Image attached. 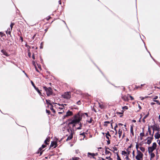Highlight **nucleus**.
Wrapping results in <instances>:
<instances>
[{
	"mask_svg": "<svg viewBox=\"0 0 160 160\" xmlns=\"http://www.w3.org/2000/svg\"><path fill=\"white\" fill-rule=\"evenodd\" d=\"M87 117H88V115L87 113H82L81 111H79L78 113L74 115L73 117L68 119L69 122L68 125L69 126L71 124L73 125V127L76 126V125L79 123L82 120V117H84L85 115Z\"/></svg>",
	"mask_w": 160,
	"mask_h": 160,
	"instance_id": "1",
	"label": "nucleus"
},
{
	"mask_svg": "<svg viewBox=\"0 0 160 160\" xmlns=\"http://www.w3.org/2000/svg\"><path fill=\"white\" fill-rule=\"evenodd\" d=\"M43 88L46 92V94L49 97L52 95L53 91L51 87L48 88L44 86L43 87Z\"/></svg>",
	"mask_w": 160,
	"mask_h": 160,
	"instance_id": "2",
	"label": "nucleus"
},
{
	"mask_svg": "<svg viewBox=\"0 0 160 160\" xmlns=\"http://www.w3.org/2000/svg\"><path fill=\"white\" fill-rule=\"evenodd\" d=\"M70 125L69 126L68 125V126L69 127V128L67 129V131L68 132H69V130H70L71 132V133L70 135L68 137L67 139H66V141H68L71 140L72 139L73 137V135L74 133V130H73V125H72V128L70 126Z\"/></svg>",
	"mask_w": 160,
	"mask_h": 160,
	"instance_id": "3",
	"label": "nucleus"
},
{
	"mask_svg": "<svg viewBox=\"0 0 160 160\" xmlns=\"http://www.w3.org/2000/svg\"><path fill=\"white\" fill-rule=\"evenodd\" d=\"M48 145H46L45 144H42L41 147H40L38 149V150L37 151V152L35 153L37 154H39V156H41L43 152L45 151V150H43V149L46 147Z\"/></svg>",
	"mask_w": 160,
	"mask_h": 160,
	"instance_id": "4",
	"label": "nucleus"
},
{
	"mask_svg": "<svg viewBox=\"0 0 160 160\" xmlns=\"http://www.w3.org/2000/svg\"><path fill=\"white\" fill-rule=\"evenodd\" d=\"M137 155L136 156V159L137 160H141V158H142L141 160H142L143 157V153L139 150H137Z\"/></svg>",
	"mask_w": 160,
	"mask_h": 160,
	"instance_id": "5",
	"label": "nucleus"
},
{
	"mask_svg": "<svg viewBox=\"0 0 160 160\" xmlns=\"http://www.w3.org/2000/svg\"><path fill=\"white\" fill-rule=\"evenodd\" d=\"M62 97L66 99H69L71 98L70 92H65L62 95Z\"/></svg>",
	"mask_w": 160,
	"mask_h": 160,
	"instance_id": "6",
	"label": "nucleus"
},
{
	"mask_svg": "<svg viewBox=\"0 0 160 160\" xmlns=\"http://www.w3.org/2000/svg\"><path fill=\"white\" fill-rule=\"evenodd\" d=\"M73 115V112L70 111L68 110L67 112L66 115L63 116V118H66L68 117L69 116H70Z\"/></svg>",
	"mask_w": 160,
	"mask_h": 160,
	"instance_id": "7",
	"label": "nucleus"
},
{
	"mask_svg": "<svg viewBox=\"0 0 160 160\" xmlns=\"http://www.w3.org/2000/svg\"><path fill=\"white\" fill-rule=\"evenodd\" d=\"M148 131L149 133V135L151 136V137H148L147 138V139H148L153 140V134L151 133V130L150 129V127L149 126H148Z\"/></svg>",
	"mask_w": 160,
	"mask_h": 160,
	"instance_id": "8",
	"label": "nucleus"
},
{
	"mask_svg": "<svg viewBox=\"0 0 160 160\" xmlns=\"http://www.w3.org/2000/svg\"><path fill=\"white\" fill-rule=\"evenodd\" d=\"M58 146L57 142H56L52 141L51 142L49 149L52 148H55Z\"/></svg>",
	"mask_w": 160,
	"mask_h": 160,
	"instance_id": "9",
	"label": "nucleus"
},
{
	"mask_svg": "<svg viewBox=\"0 0 160 160\" xmlns=\"http://www.w3.org/2000/svg\"><path fill=\"white\" fill-rule=\"evenodd\" d=\"M87 156L88 157L92 158H93L95 159V154L94 153H91L90 152H88L87 153Z\"/></svg>",
	"mask_w": 160,
	"mask_h": 160,
	"instance_id": "10",
	"label": "nucleus"
},
{
	"mask_svg": "<svg viewBox=\"0 0 160 160\" xmlns=\"http://www.w3.org/2000/svg\"><path fill=\"white\" fill-rule=\"evenodd\" d=\"M50 140V138L49 137H48L44 142V144L46 145H48L49 143Z\"/></svg>",
	"mask_w": 160,
	"mask_h": 160,
	"instance_id": "11",
	"label": "nucleus"
},
{
	"mask_svg": "<svg viewBox=\"0 0 160 160\" xmlns=\"http://www.w3.org/2000/svg\"><path fill=\"white\" fill-rule=\"evenodd\" d=\"M155 149L152 147H148V152L149 154H150L151 152H152L155 150Z\"/></svg>",
	"mask_w": 160,
	"mask_h": 160,
	"instance_id": "12",
	"label": "nucleus"
},
{
	"mask_svg": "<svg viewBox=\"0 0 160 160\" xmlns=\"http://www.w3.org/2000/svg\"><path fill=\"white\" fill-rule=\"evenodd\" d=\"M53 106L52 104L51 105V106H50V109L52 110L53 113V114H52V115L54 116V114H55L56 111L55 110L53 109Z\"/></svg>",
	"mask_w": 160,
	"mask_h": 160,
	"instance_id": "13",
	"label": "nucleus"
},
{
	"mask_svg": "<svg viewBox=\"0 0 160 160\" xmlns=\"http://www.w3.org/2000/svg\"><path fill=\"white\" fill-rule=\"evenodd\" d=\"M154 137L156 139H159L160 138V134L159 133V132H157L155 133Z\"/></svg>",
	"mask_w": 160,
	"mask_h": 160,
	"instance_id": "14",
	"label": "nucleus"
},
{
	"mask_svg": "<svg viewBox=\"0 0 160 160\" xmlns=\"http://www.w3.org/2000/svg\"><path fill=\"white\" fill-rule=\"evenodd\" d=\"M1 52L6 57H8L9 55L8 54L6 51L4 49H2L1 51Z\"/></svg>",
	"mask_w": 160,
	"mask_h": 160,
	"instance_id": "15",
	"label": "nucleus"
},
{
	"mask_svg": "<svg viewBox=\"0 0 160 160\" xmlns=\"http://www.w3.org/2000/svg\"><path fill=\"white\" fill-rule=\"evenodd\" d=\"M34 89L38 92V93L40 95H42V93L41 92V91H42L41 90H40L37 87H35Z\"/></svg>",
	"mask_w": 160,
	"mask_h": 160,
	"instance_id": "16",
	"label": "nucleus"
},
{
	"mask_svg": "<svg viewBox=\"0 0 160 160\" xmlns=\"http://www.w3.org/2000/svg\"><path fill=\"white\" fill-rule=\"evenodd\" d=\"M128 95L127 96H125V95L123 96H122V98L124 101H128Z\"/></svg>",
	"mask_w": 160,
	"mask_h": 160,
	"instance_id": "17",
	"label": "nucleus"
},
{
	"mask_svg": "<svg viewBox=\"0 0 160 160\" xmlns=\"http://www.w3.org/2000/svg\"><path fill=\"white\" fill-rule=\"evenodd\" d=\"M118 133L119 134V138H120L122 133V130L120 128L118 130Z\"/></svg>",
	"mask_w": 160,
	"mask_h": 160,
	"instance_id": "18",
	"label": "nucleus"
},
{
	"mask_svg": "<svg viewBox=\"0 0 160 160\" xmlns=\"http://www.w3.org/2000/svg\"><path fill=\"white\" fill-rule=\"evenodd\" d=\"M11 31H11V30H10V29L9 28L8 29L7 31H6V33L7 34H8V35H10L11 37Z\"/></svg>",
	"mask_w": 160,
	"mask_h": 160,
	"instance_id": "19",
	"label": "nucleus"
},
{
	"mask_svg": "<svg viewBox=\"0 0 160 160\" xmlns=\"http://www.w3.org/2000/svg\"><path fill=\"white\" fill-rule=\"evenodd\" d=\"M46 102L47 104L48 105V107H49L48 105H49L50 106H51V105H52V104L51 103H50V100L46 99Z\"/></svg>",
	"mask_w": 160,
	"mask_h": 160,
	"instance_id": "20",
	"label": "nucleus"
},
{
	"mask_svg": "<svg viewBox=\"0 0 160 160\" xmlns=\"http://www.w3.org/2000/svg\"><path fill=\"white\" fill-rule=\"evenodd\" d=\"M117 150L118 149L116 147L111 148V151H113L114 152L115 151H117Z\"/></svg>",
	"mask_w": 160,
	"mask_h": 160,
	"instance_id": "21",
	"label": "nucleus"
},
{
	"mask_svg": "<svg viewBox=\"0 0 160 160\" xmlns=\"http://www.w3.org/2000/svg\"><path fill=\"white\" fill-rule=\"evenodd\" d=\"M87 122L89 123H94V121L92 119V118H90V120L89 121H88Z\"/></svg>",
	"mask_w": 160,
	"mask_h": 160,
	"instance_id": "22",
	"label": "nucleus"
},
{
	"mask_svg": "<svg viewBox=\"0 0 160 160\" xmlns=\"http://www.w3.org/2000/svg\"><path fill=\"white\" fill-rule=\"evenodd\" d=\"M107 149L110 150L109 148H107L106 147H105V152L106 154H109L110 152L107 150Z\"/></svg>",
	"mask_w": 160,
	"mask_h": 160,
	"instance_id": "23",
	"label": "nucleus"
},
{
	"mask_svg": "<svg viewBox=\"0 0 160 160\" xmlns=\"http://www.w3.org/2000/svg\"><path fill=\"white\" fill-rule=\"evenodd\" d=\"M149 115V113H148L144 117V118H143L142 119V121L143 122H145V118H146Z\"/></svg>",
	"mask_w": 160,
	"mask_h": 160,
	"instance_id": "24",
	"label": "nucleus"
},
{
	"mask_svg": "<svg viewBox=\"0 0 160 160\" xmlns=\"http://www.w3.org/2000/svg\"><path fill=\"white\" fill-rule=\"evenodd\" d=\"M130 132L132 134V136H134V132L133 131V129L132 126H131L130 128Z\"/></svg>",
	"mask_w": 160,
	"mask_h": 160,
	"instance_id": "25",
	"label": "nucleus"
},
{
	"mask_svg": "<svg viewBox=\"0 0 160 160\" xmlns=\"http://www.w3.org/2000/svg\"><path fill=\"white\" fill-rule=\"evenodd\" d=\"M18 36H19V37H22V32L20 30H18Z\"/></svg>",
	"mask_w": 160,
	"mask_h": 160,
	"instance_id": "26",
	"label": "nucleus"
},
{
	"mask_svg": "<svg viewBox=\"0 0 160 160\" xmlns=\"http://www.w3.org/2000/svg\"><path fill=\"white\" fill-rule=\"evenodd\" d=\"M157 146V145L156 143L155 142H154L153 143L152 146V147H153L154 148L156 149V147Z\"/></svg>",
	"mask_w": 160,
	"mask_h": 160,
	"instance_id": "27",
	"label": "nucleus"
},
{
	"mask_svg": "<svg viewBox=\"0 0 160 160\" xmlns=\"http://www.w3.org/2000/svg\"><path fill=\"white\" fill-rule=\"evenodd\" d=\"M151 155V157L150 158L151 159L153 158L155 156V155L154 153L151 152L150 154Z\"/></svg>",
	"mask_w": 160,
	"mask_h": 160,
	"instance_id": "28",
	"label": "nucleus"
},
{
	"mask_svg": "<svg viewBox=\"0 0 160 160\" xmlns=\"http://www.w3.org/2000/svg\"><path fill=\"white\" fill-rule=\"evenodd\" d=\"M152 140L151 139H148L147 142L146 143L149 145L151 143Z\"/></svg>",
	"mask_w": 160,
	"mask_h": 160,
	"instance_id": "29",
	"label": "nucleus"
},
{
	"mask_svg": "<svg viewBox=\"0 0 160 160\" xmlns=\"http://www.w3.org/2000/svg\"><path fill=\"white\" fill-rule=\"evenodd\" d=\"M108 136L106 135V138L108 139V140L107 141V143L108 144H110V140L109 139V138Z\"/></svg>",
	"mask_w": 160,
	"mask_h": 160,
	"instance_id": "30",
	"label": "nucleus"
},
{
	"mask_svg": "<svg viewBox=\"0 0 160 160\" xmlns=\"http://www.w3.org/2000/svg\"><path fill=\"white\" fill-rule=\"evenodd\" d=\"M139 148L140 150L142 152H144L145 151V148L144 147H140Z\"/></svg>",
	"mask_w": 160,
	"mask_h": 160,
	"instance_id": "31",
	"label": "nucleus"
},
{
	"mask_svg": "<svg viewBox=\"0 0 160 160\" xmlns=\"http://www.w3.org/2000/svg\"><path fill=\"white\" fill-rule=\"evenodd\" d=\"M15 25V23L13 22H11L10 25L11 31L12 30V28L13 26Z\"/></svg>",
	"mask_w": 160,
	"mask_h": 160,
	"instance_id": "32",
	"label": "nucleus"
},
{
	"mask_svg": "<svg viewBox=\"0 0 160 160\" xmlns=\"http://www.w3.org/2000/svg\"><path fill=\"white\" fill-rule=\"evenodd\" d=\"M86 133L85 132H83L82 133H81L80 134V135H82V136L83 137V139H84V138L86 136H85V134Z\"/></svg>",
	"mask_w": 160,
	"mask_h": 160,
	"instance_id": "33",
	"label": "nucleus"
},
{
	"mask_svg": "<svg viewBox=\"0 0 160 160\" xmlns=\"http://www.w3.org/2000/svg\"><path fill=\"white\" fill-rule=\"evenodd\" d=\"M72 160H79L80 158L79 157H73L72 158Z\"/></svg>",
	"mask_w": 160,
	"mask_h": 160,
	"instance_id": "34",
	"label": "nucleus"
},
{
	"mask_svg": "<svg viewBox=\"0 0 160 160\" xmlns=\"http://www.w3.org/2000/svg\"><path fill=\"white\" fill-rule=\"evenodd\" d=\"M160 129V128L159 126L157 127V126H155V131H158Z\"/></svg>",
	"mask_w": 160,
	"mask_h": 160,
	"instance_id": "35",
	"label": "nucleus"
},
{
	"mask_svg": "<svg viewBox=\"0 0 160 160\" xmlns=\"http://www.w3.org/2000/svg\"><path fill=\"white\" fill-rule=\"evenodd\" d=\"M130 150H131L130 149H128V148H127L126 150V151L128 152L127 155H128V156H129V155L130 154V153L131 152Z\"/></svg>",
	"mask_w": 160,
	"mask_h": 160,
	"instance_id": "36",
	"label": "nucleus"
},
{
	"mask_svg": "<svg viewBox=\"0 0 160 160\" xmlns=\"http://www.w3.org/2000/svg\"><path fill=\"white\" fill-rule=\"evenodd\" d=\"M5 36V34L2 32H0V37H2L3 36Z\"/></svg>",
	"mask_w": 160,
	"mask_h": 160,
	"instance_id": "37",
	"label": "nucleus"
},
{
	"mask_svg": "<svg viewBox=\"0 0 160 160\" xmlns=\"http://www.w3.org/2000/svg\"><path fill=\"white\" fill-rule=\"evenodd\" d=\"M153 101L154 102H156L158 105H160V102L158 100H153Z\"/></svg>",
	"mask_w": 160,
	"mask_h": 160,
	"instance_id": "38",
	"label": "nucleus"
},
{
	"mask_svg": "<svg viewBox=\"0 0 160 160\" xmlns=\"http://www.w3.org/2000/svg\"><path fill=\"white\" fill-rule=\"evenodd\" d=\"M46 112L48 114V115H50V114H51V115H52L51 114V112L49 110L46 109Z\"/></svg>",
	"mask_w": 160,
	"mask_h": 160,
	"instance_id": "39",
	"label": "nucleus"
},
{
	"mask_svg": "<svg viewBox=\"0 0 160 160\" xmlns=\"http://www.w3.org/2000/svg\"><path fill=\"white\" fill-rule=\"evenodd\" d=\"M110 123V122L108 121H105L104 122V126H107V123Z\"/></svg>",
	"mask_w": 160,
	"mask_h": 160,
	"instance_id": "40",
	"label": "nucleus"
},
{
	"mask_svg": "<svg viewBox=\"0 0 160 160\" xmlns=\"http://www.w3.org/2000/svg\"><path fill=\"white\" fill-rule=\"evenodd\" d=\"M140 137H144L145 135V133L144 132H142L140 134Z\"/></svg>",
	"mask_w": 160,
	"mask_h": 160,
	"instance_id": "41",
	"label": "nucleus"
},
{
	"mask_svg": "<svg viewBox=\"0 0 160 160\" xmlns=\"http://www.w3.org/2000/svg\"><path fill=\"white\" fill-rule=\"evenodd\" d=\"M34 66H35V69H36V71L37 72H39V71L40 70L37 67V66L36 65H34Z\"/></svg>",
	"mask_w": 160,
	"mask_h": 160,
	"instance_id": "42",
	"label": "nucleus"
},
{
	"mask_svg": "<svg viewBox=\"0 0 160 160\" xmlns=\"http://www.w3.org/2000/svg\"><path fill=\"white\" fill-rule=\"evenodd\" d=\"M118 127V126L117 124H116V126L114 127V129L115 130L116 132H115V134H117V131L116 130V128Z\"/></svg>",
	"mask_w": 160,
	"mask_h": 160,
	"instance_id": "43",
	"label": "nucleus"
},
{
	"mask_svg": "<svg viewBox=\"0 0 160 160\" xmlns=\"http://www.w3.org/2000/svg\"><path fill=\"white\" fill-rule=\"evenodd\" d=\"M31 82L32 86L34 88H35V87H36V86H35V84H34V83H33V81H31Z\"/></svg>",
	"mask_w": 160,
	"mask_h": 160,
	"instance_id": "44",
	"label": "nucleus"
},
{
	"mask_svg": "<svg viewBox=\"0 0 160 160\" xmlns=\"http://www.w3.org/2000/svg\"><path fill=\"white\" fill-rule=\"evenodd\" d=\"M127 153L126 151H122V155H125L126 154H127Z\"/></svg>",
	"mask_w": 160,
	"mask_h": 160,
	"instance_id": "45",
	"label": "nucleus"
},
{
	"mask_svg": "<svg viewBox=\"0 0 160 160\" xmlns=\"http://www.w3.org/2000/svg\"><path fill=\"white\" fill-rule=\"evenodd\" d=\"M117 160H121V159L120 158V157L118 154V153L117 154Z\"/></svg>",
	"mask_w": 160,
	"mask_h": 160,
	"instance_id": "46",
	"label": "nucleus"
},
{
	"mask_svg": "<svg viewBox=\"0 0 160 160\" xmlns=\"http://www.w3.org/2000/svg\"><path fill=\"white\" fill-rule=\"evenodd\" d=\"M38 68H39V69L40 70H41L42 68L41 67V65L40 64H37Z\"/></svg>",
	"mask_w": 160,
	"mask_h": 160,
	"instance_id": "47",
	"label": "nucleus"
},
{
	"mask_svg": "<svg viewBox=\"0 0 160 160\" xmlns=\"http://www.w3.org/2000/svg\"><path fill=\"white\" fill-rule=\"evenodd\" d=\"M98 148V150L99 151H100V149L101 150V151L103 150V148L101 147Z\"/></svg>",
	"mask_w": 160,
	"mask_h": 160,
	"instance_id": "48",
	"label": "nucleus"
},
{
	"mask_svg": "<svg viewBox=\"0 0 160 160\" xmlns=\"http://www.w3.org/2000/svg\"><path fill=\"white\" fill-rule=\"evenodd\" d=\"M128 96L129 97L131 100H134V98L132 96H131V95H129V94L128 95Z\"/></svg>",
	"mask_w": 160,
	"mask_h": 160,
	"instance_id": "49",
	"label": "nucleus"
},
{
	"mask_svg": "<svg viewBox=\"0 0 160 160\" xmlns=\"http://www.w3.org/2000/svg\"><path fill=\"white\" fill-rule=\"evenodd\" d=\"M122 108L123 109H128V108L127 106H125L122 107Z\"/></svg>",
	"mask_w": 160,
	"mask_h": 160,
	"instance_id": "50",
	"label": "nucleus"
},
{
	"mask_svg": "<svg viewBox=\"0 0 160 160\" xmlns=\"http://www.w3.org/2000/svg\"><path fill=\"white\" fill-rule=\"evenodd\" d=\"M77 104L78 105H81V102L80 100H79V101H78V102H77Z\"/></svg>",
	"mask_w": 160,
	"mask_h": 160,
	"instance_id": "51",
	"label": "nucleus"
},
{
	"mask_svg": "<svg viewBox=\"0 0 160 160\" xmlns=\"http://www.w3.org/2000/svg\"><path fill=\"white\" fill-rule=\"evenodd\" d=\"M43 47V44L42 42L41 43L40 46V48H41V49Z\"/></svg>",
	"mask_w": 160,
	"mask_h": 160,
	"instance_id": "52",
	"label": "nucleus"
},
{
	"mask_svg": "<svg viewBox=\"0 0 160 160\" xmlns=\"http://www.w3.org/2000/svg\"><path fill=\"white\" fill-rule=\"evenodd\" d=\"M125 158L127 160H130V159L129 158L128 156V155H127V156Z\"/></svg>",
	"mask_w": 160,
	"mask_h": 160,
	"instance_id": "53",
	"label": "nucleus"
},
{
	"mask_svg": "<svg viewBox=\"0 0 160 160\" xmlns=\"http://www.w3.org/2000/svg\"><path fill=\"white\" fill-rule=\"evenodd\" d=\"M75 152L76 153V154H78L80 152L79 151V150L78 149V150H75Z\"/></svg>",
	"mask_w": 160,
	"mask_h": 160,
	"instance_id": "54",
	"label": "nucleus"
},
{
	"mask_svg": "<svg viewBox=\"0 0 160 160\" xmlns=\"http://www.w3.org/2000/svg\"><path fill=\"white\" fill-rule=\"evenodd\" d=\"M20 40H21V42H22L23 41V38L22 37H20Z\"/></svg>",
	"mask_w": 160,
	"mask_h": 160,
	"instance_id": "55",
	"label": "nucleus"
},
{
	"mask_svg": "<svg viewBox=\"0 0 160 160\" xmlns=\"http://www.w3.org/2000/svg\"><path fill=\"white\" fill-rule=\"evenodd\" d=\"M106 135L110 136V134L109 133V132L108 131L106 133Z\"/></svg>",
	"mask_w": 160,
	"mask_h": 160,
	"instance_id": "56",
	"label": "nucleus"
},
{
	"mask_svg": "<svg viewBox=\"0 0 160 160\" xmlns=\"http://www.w3.org/2000/svg\"><path fill=\"white\" fill-rule=\"evenodd\" d=\"M36 36V34H34V35L32 36V40H33L34 39Z\"/></svg>",
	"mask_w": 160,
	"mask_h": 160,
	"instance_id": "57",
	"label": "nucleus"
},
{
	"mask_svg": "<svg viewBox=\"0 0 160 160\" xmlns=\"http://www.w3.org/2000/svg\"><path fill=\"white\" fill-rule=\"evenodd\" d=\"M136 148L137 149V150H138V144H136Z\"/></svg>",
	"mask_w": 160,
	"mask_h": 160,
	"instance_id": "58",
	"label": "nucleus"
},
{
	"mask_svg": "<svg viewBox=\"0 0 160 160\" xmlns=\"http://www.w3.org/2000/svg\"><path fill=\"white\" fill-rule=\"evenodd\" d=\"M51 18V17L50 16H48V17H47L46 18V19L47 20H49L50 18Z\"/></svg>",
	"mask_w": 160,
	"mask_h": 160,
	"instance_id": "59",
	"label": "nucleus"
},
{
	"mask_svg": "<svg viewBox=\"0 0 160 160\" xmlns=\"http://www.w3.org/2000/svg\"><path fill=\"white\" fill-rule=\"evenodd\" d=\"M158 96H155L153 98V99L154 100H156V99H158Z\"/></svg>",
	"mask_w": 160,
	"mask_h": 160,
	"instance_id": "60",
	"label": "nucleus"
},
{
	"mask_svg": "<svg viewBox=\"0 0 160 160\" xmlns=\"http://www.w3.org/2000/svg\"><path fill=\"white\" fill-rule=\"evenodd\" d=\"M77 124H79L80 126H81V128L82 127V124L80 122H79V123H78Z\"/></svg>",
	"mask_w": 160,
	"mask_h": 160,
	"instance_id": "61",
	"label": "nucleus"
},
{
	"mask_svg": "<svg viewBox=\"0 0 160 160\" xmlns=\"http://www.w3.org/2000/svg\"><path fill=\"white\" fill-rule=\"evenodd\" d=\"M157 142H158V144L160 145V140H158L157 141Z\"/></svg>",
	"mask_w": 160,
	"mask_h": 160,
	"instance_id": "62",
	"label": "nucleus"
},
{
	"mask_svg": "<svg viewBox=\"0 0 160 160\" xmlns=\"http://www.w3.org/2000/svg\"><path fill=\"white\" fill-rule=\"evenodd\" d=\"M144 85V84H141L140 86H138V87H137V88H141V87L143 86Z\"/></svg>",
	"mask_w": 160,
	"mask_h": 160,
	"instance_id": "63",
	"label": "nucleus"
},
{
	"mask_svg": "<svg viewBox=\"0 0 160 160\" xmlns=\"http://www.w3.org/2000/svg\"><path fill=\"white\" fill-rule=\"evenodd\" d=\"M140 98H141V100H143L145 98H144L142 97H140Z\"/></svg>",
	"mask_w": 160,
	"mask_h": 160,
	"instance_id": "64",
	"label": "nucleus"
}]
</instances>
